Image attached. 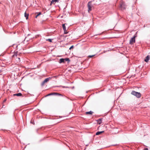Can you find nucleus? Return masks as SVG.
Segmentation results:
<instances>
[{"label":"nucleus","instance_id":"obj_8","mask_svg":"<svg viewBox=\"0 0 150 150\" xmlns=\"http://www.w3.org/2000/svg\"><path fill=\"white\" fill-rule=\"evenodd\" d=\"M104 132V131H100V132H98L96 133V135H98L101 134L103 133Z\"/></svg>","mask_w":150,"mask_h":150},{"label":"nucleus","instance_id":"obj_17","mask_svg":"<svg viewBox=\"0 0 150 150\" xmlns=\"http://www.w3.org/2000/svg\"><path fill=\"white\" fill-rule=\"evenodd\" d=\"M64 59L65 61H67L68 62H69L70 61V60L68 58H66L65 59Z\"/></svg>","mask_w":150,"mask_h":150},{"label":"nucleus","instance_id":"obj_26","mask_svg":"<svg viewBox=\"0 0 150 150\" xmlns=\"http://www.w3.org/2000/svg\"><path fill=\"white\" fill-rule=\"evenodd\" d=\"M30 122H31V123H32L33 124H34V123H33V122H32L31 121Z\"/></svg>","mask_w":150,"mask_h":150},{"label":"nucleus","instance_id":"obj_2","mask_svg":"<svg viewBox=\"0 0 150 150\" xmlns=\"http://www.w3.org/2000/svg\"><path fill=\"white\" fill-rule=\"evenodd\" d=\"M131 94L135 96L138 98H139L141 96V94L140 93L136 92L134 91H133L132 92Z\"/></svg>","mask_w":150,"mask_h":150},{"label":"nucleus","instance_id":"obj_27","mask_svg":"<svg viewBox=\"0 0 150 150\" xmlns=\"http://www.w3.org/2000/svg\"><path fill=\"white\" fill-rule=\"evenodd\" d=\"M64 87H65L64 86L63 87V88H64Z\"/></svg>","mask_w":150,"mask_h":150},{"label":"nucleus","instance_id":"obj_22","mask_svg":"<svg viewBox=\"0 0 150 150\" xmlns=\"http://www.w3.org/2000/svg\"><path fill=\"white\" fill-rule=\"evenodd\" d=\"M94 56V55H89V56H88V57H93Z\"/></svg>","mask_w":150,"mask_h":150},{"label":"nucleus","instance_id":"obj_18","mask_svg":"<svg viewBox=\"0 0 150 150\" xmlns=\"http://www.w3.org/2000/svg\"><path fill=\"white\" fill-rule=\"evenodd\" d=\"M55 93V94L54 95H57L58 96H62V94H61L59 93Z\"/></svg>","mask_w":150,"mask_h":150},{"label":"nucleus","instance_id":"obj_14","mask_svg":"<svg viewBox=\"0 0 150 150\" xmlns=\"http://www.w3.org/2000/svg\"><path fill=\"white\" fill-rule=\"evenodd\" d=\"M36 14H37V15H36L35 18H37L41 14V13L40 12L39 13H36Z\"/></svg>","mask_w":150,"mask_h":150},{"label":"nucleus","instance_id":"obj_4","mask_svg":"<svg viewBox=\"0 0 150 150\" xmlns=\"http://www.w3.org/2000/svg\"><path fill=\"white\" fill-rule=\"evenodd\" d=\"M92 6H93L91 4V1L89 2L88 4V12L91 11Z\"/></svg>","mask_w":150,"mask_h":150},{"label":"nucleus","instance_id":"obj_25","mask_svg":"<svg viewBox=\"0 0 150 150\" xmlns=\"http://www.w3.org/2000/svg\"><path fill=\"white\" fill-rule=\"evenodd\" d=\"M6 99L4 100V102H5L6 101Z\"/></svg>","mask_w":150,"mask_h":150},{"label":"nucleus","instance_id":"obj_3","mask_svg":"<svg viewBox=\"0 0 150 150\" xmlns=\"http://www.w3.org/2000/svg\"><path fill=\"white\" fill-rule=\"evenodd\" d=\"M136 35H134V36L132 38H131L129 42V44H130L132 45L135 42V38H136Z\"/></svg>","mask_w":150,"mask_h":150},{"label":"nucleus","instance_id":"obj_12","mask_svg":"<svg viewBox=\"0 0 150 150\" xmlns=\"http://www.w3.org/2000/svg\"><path fill=\"white\" fill-rule=\"evenodd\" d=\"M50 78H47L46 79H45V80L43 81H44V83H46L47 82H48L50 80Z\"/></svg>","mask_w":150,"mask_h":150},{"label":"nucleus","instance_id":"obj_15","mask_svg":"<svg viewBox=\"0 0 150 150\" xmlns=\"http://www.w3.org/2000/svg\"><path fill=\"white\" fill-rule=\"evenodd\" d=\"M55 94V93H49V94L47 95H46V96H51V95H54Z\"/></svg>","mask_w":150,"mask_h":150},{"label":"nucleus","instance_id":"obj_1","mask_svg":"<svg viewBox=\"0 0 150 150\" xmlns=\"http://www.w3.org/2000/svg\"><path fill=\"white\" fill-rule=\"evenodd\" d=\"M120 8L122 10H123L125 9L126 6L125 3L122 1H121L120 2Z\"/></svg>","mask_w":150,"mask_h":150},{"label":"nucleus","instance_id":"obj_6","mask_svg":"<svg viewBox=\"0 0 150 150\" xmlns=\"http://www.w3.org/2000/svg\"><path fill=\"white\" fill-rule=\"evenodd\" d=\"M149 56L148 55L146 57L145 59H144V61L146 62H147L149 60Z\"/></svg>","mask_w":150,"mask_h":150},{"label":"nucleus","instance_id":"obj_16","mask_svg":"<svg viewBox=\"0 0 150 150\" xmlns=\"http://www.w3.org/2000/svg\"><path fill=\"white\" fill-rule=\"evenodd\" d=\"M102 121V119H99L98 120V121L99 124H101Z\"/></svg>","mask_w":150,"mask_h":150},{"label":"nucleus","instance_id":"obj_19","mask_svg":"<svg viewBox=\"0 0 150 150\" xmlns=\"http://www.w3.org/2000/svg\"><path fill=\"white\" fill-rule=\"evenodd\" d=\"M46 40L49 41V42H52V39H47Z\"/></svg>","mask_w":150,"mask_h":150},{"label":"nucleus","instance_id":"obj_9","mask_svg":"<svg viewBox=\"0 0 150 150\" xmlns=\"http://www.w3.org/2000/svg\"><path fill=\"white\" fill-rule=\"evenodd\" d=\"M58 2V0H52L51 2L50 5H51L52 4H54L55 3Z\"/></svg>","mask_w":150,"mask_h":150},{"label":"nucleus","instance_id":"obj_23","mask_svg":"<svg viewBox=\"0 0 150 150\" xmlns=\"http://www.w3.org/2000/svg\"><path fill=\"white\" fill-rule=\"evenodd\" d=\"M143 150H148V149L147 148H145Z\"/></svg>","mask_w":150,"mask_h":150},{"label":"nucleus","instance_id":"obj_13","mask_svg":"<svg viewBox=\"0 0 150 150\" xmlns=\"http://www.w3.org/2000/svg\"><path fill=\"white\" fill-rule=\"evenodd\" d=\"M93 113V112L91 111L89 112H86V114H90L92 115Z\"/></svg>","mask_w":150,"mask_h":150},{"label":"nucleus","instance_id":"obj_24","mask_svg":"<svg viewBox=\"0 0 150 150\" xmlns=\"http://www.w3.org/2000/svg\"><path fill=\"white\" fill-rule=\"evenodd\" d=\"M17 59H18V60H19V61H20V58H17Z\"/></svg>","mask_w":150,"mask_h":150},{"label":"nucleus","instance_id":"obj_21","mask_svg":"<svg viewBox=\"0 0 150 150\" xmlns=\"http://www.w3.org/2000/svg\"><path fill=\"white\" fill-rule=\"evenodd\" d=\"M73 47H74V46L73 45H72L70 47V48H69V49L71 50V49L73 48Z\"/></svg>","mask_w":150,"mask_h":150},{"label":"nucleus","instance_id":"obj_20","mask_svg":"<svg viewBox=\"0 0 150 150\" xmlns=\"http://www.w3.org/2000/svg\"><path fill=\"white\" fill-rule=\"evenodd\" d=\"M45 83H44V81H43L42 82V83H41V85H42V86H43L44 85V84H45Z\"/></svg>","mask_w":150,"mask_h":150},{"label":"nucleus","instance_id":"obj_11","mask_svg":"<svg viewBox=\"0 0 150 150\" xmlns=\"http://www.w3.org/2000/svg\"><path fill=\"white\" fill-rule=\"evenodd\" d=\"M14 96H21L22 94L21 93H18L15 94H14Z\"/></svg>","mask_w":150,"mask_h":150},{"label":"nucleus","instance_id":"obj_10","mask_svg":"<svg viewBox=\"0 0 150 150\" xmlns=\"http://www.w3.org/2000/svg\"><path fill=\"white\" fill-rule=\"evenodd\" d=\"M28 16L29 14L28 13H26L25 12V16L26 18V19H28Z\"/></svg>","mask_w":150,"mask_h":150},{"label":"nucleus","instance_id":"obj_5","mask_svg":"<svg viewBox=\"0 0 150 150\" xmlns=\"http://www.w3.org/2000/svg\"><path fill=\"white\" fill-rule=\"evenodd\" d=\"M65 24H63L62 25V27L63 30L64 31V33L65 34H67L68 32H67V30H66V27L65 26Z\"/></svg>","mask_w":150,"mask_h":150},{"label":"nucleus","instance_id":"obj_7","mask_svg":"<svg viewBox=\"0 0 150 150\" xmlns=\"http://www.w3.org/2000/svg\"><path fill=\"white\" fill-rule=\"evenodd\" d=\"M65 61L64 59L62 58L60 59L59 61V63H64Z\"/></svg>","mask_w":150,"mask_h":150}]
</instances>
